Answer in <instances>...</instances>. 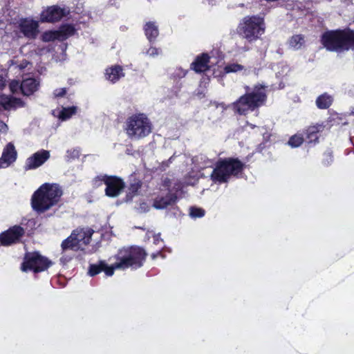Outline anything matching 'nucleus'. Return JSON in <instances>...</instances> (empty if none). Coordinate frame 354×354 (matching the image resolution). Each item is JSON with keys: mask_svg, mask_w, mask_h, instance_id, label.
<instances>
[{"mask_svg": "<svg viewBox=\"0 0 354 354\" xmlns=\"http://www.w3.org/2000/svg\"><path fill=\"white\" fill-rule=\"evenodd\" d=\"M266 142H262V143H261V144H259V146H258V148H257V149H258V150H259V151H261L263 149H265V148H266Z\"/></svg>", "mask_w": 354, "mask_h": 354, "instance_id": "4c0bfd02", "label": "nucleus"}, {"mask_svg": "<svg viewBox=\"0 0 354 354\" xmlns=\"http://www.w3.org/2000/svg\"><path fill=\"white\" fill-rule=\"evenodd\" d=\"M288 44L290 47L294 50L301 49L305 44V37L301 34L294 35L290 38Z\"/></svg>", "mask_w": 354, "mask_h": 354, "instance_id": "cd10ccee", "label": "nucleus"}, {"mask_svg": "<svg viewBox=\"0 0 354 354\" xmlns=\"http://www.w3.org/2000/svg\"><path fill=\"white\" fill-rule=\"evenodd\" d=\"M333 102V99L331 95L324 93L316 99V105L320 109H326L331 106Z\"/></svg>", "mask_w": 354, "mask_h": 354, "instance_id": "a878e982", "label": "nucleus"}, {"mask_svg": "<svg viewBox=\"0 0 354 354\" xmlns=\"http://www.w3.org/2000/svg\"><path fill=\"white\" fill-rule=\"evenodd\" d=\"M53 265V262L39 252H29L24 254L21 270L23 272H32L35 274L47 270Z\"/></svg>", "mask_w": 354, "mask_h": 354, "instance_id": "6e6552de", "label": "nucleus"}, {"mask_svg": "<svg viewBox=\"0 0 354 354\" xmlns=\"http://www.w3.org/2000/svg\"><path fill=\"white\" fill-rule=\"evenodd\" d=\"M243 69V66L233 63V64H229L226 65L224 67V72L225 73H236L240 71H242Z\"/></svg>", "mask_w": 354, "mask_h": 354, "instance_id": "2f4dec72", "label": "nucleus"}, {"mask_svg": "<svg viewBox=\"0 0 354 354\" xmlns=\"http://www.w3.org/2000/svg\"><path fill=\"white\" fill-rule=\"evenodd\" d=\"M147 255L146 250L140 246L123 247L114 256L116 260L114 268L122 270L128 268L137 270L143 266Z\"/></svg>", "mask_w": 354, "mask_h": 354, "instance_id": "39448f33", "label": "nucleus"}, {"mask_svg": "<svg viewBox=\"0 0 354 354\" xmlns=\"http://www.w3.org/2000/svg\"><path fill=\"white\" fill-rule=\"evenodd\" d=\"M161 52L160 48L154 46H150L147 51V54L149 56L154 57L158 55Z\"/></svg>", "mask_w": 354, "mask_h": 354, "instance_id": "c9c22d12", "label": "nucleus"}, {"mask_svg": "<svg viewBox=\"0 0 354 354\" xmlns=\"http://www.w3.org/2000/svg\"><path fill=\"white\" fill-rule=\"evenodd\" d=\"M17 106H24V102L20 98L8 96L3 94L0 95V106L4 110L9 111L12 108H15Z\"/></svg>", "mask_w": 354, "mask_h": 354, "instance_id": "aec40b11", "label": "nucleus"}, {"mask_svg": "<svg viewBox=\"0 0 354 354\" xmlns=\"http://www.w3.org/2000/svg\"><path fill=\"white\" fill-rule=\"evenodd\" d=\"M77 108L75 106H68V107H63L59 113V118L65 121L70 119L73 115L77 113Z\"/></svg>", "mask_w": 354, "mask_h": 354, "instance_id": "c85d7f7f", "label": "nucleus"}, {"mask_svg": "<svg viewBox=\"0 0 354 354\" xmlns=\"http://www.w3.org/2000/svg\"><path fill=\"white\" fill-rule=\"evenodd\" d=\"M49 158V151L41 149L26 159L24 169L25 170L35 169L41 166Z\"/></svg>", "mask_w": 354, "mask_h": 354, "instance_id": "ddd939ff", "label": "nucleus"}, {"mask_svg": "<svg viewBox=\"0 0 354 354\" xmlns=\"http://www.w3.org/2000/svg\"><path fill=\"white\" fill-rule=\"evenodd\" d=\"M320 42L330 52L354 51V30L346 28L326 30L322 34Z\"/></svg>", "mask_w": 354, "mask_h": 354, "instance_id": "f03ea898", "label": "nucleus"}, {"mask_svg": "<svg viewBox=\"0 0 354 354\" xmlns=\"http://www.w3.org/2000/svg\"><path fill=\"white\" fill-rule=\"evenodd\" d=\"M144 31L150 43L154 42L159 35L158 26L153 21L147 22L144 26Z\"/></svg>", "mask_w": 354, "mask_h": 354, "instance_id": "5701e85b", "label": "nucleus"}, {"mask_svg": "<svg viewBox=\"0 0 354 354\" xmlns=\"http://www.w3.org/2000/svg\"><path fill=\"white\" fill-rule=\"evenodd\" d=\"M25 234V230L20 225H15L0 234V244L10 246L19 243Z\"/></svg>", "mask_w": 354, "mask_h": 354, "instance_id": "9d476101", "label": "nucleus"}, {"mask_svg": "<svg viewBox=\"0 0 354 354\" xmlns=\"http://www.w3.org/2000/svg\"><path fill=\"white\" fill-rule=\"evenodd\" d=\"M41 40L44 42L54 41L59 40V37L57 30L45 31L41 35Z\"/></svg>", "mask_w": 354, "mask_h": 354, "instance_id": "7c9ffc66", "label": "nucleus"}, {"mask_svg": "<svg viewBox=\"0 0 354 354\" xmlns=\"http://www.w3.org/2000/svg\"><path fill=\"white\" fill-rule=\"evenodd\" d=\"M17 157V153L12 142L8 143L3 150L0 158V168H5L13 163Z\"/></svg>", "mask_w": 354, "mask_h": 354, "instance_id": "dca6fc26", "label": "nucleus"}, {"mask_svg": "<svg viewBox=\"0 0 354 354\" xmlns=\"http://www.w3.org/2000/svg\"><path fill=\"white\" fill-rule=\"evenodd\" d=\"M125 131L129 138L142 139L151 133L152 124L145 114L136 113L127 118Z\"/></svg>", "mask_w": 354, "mask_h": 354, "instance_id": "0eeeda50", "label": "nucleus"}, {"mask_svg": "<svg viewBox=\"0 0 354 354\" xmlns=\"http://www.w3.org/2000/svg\"><path fill=\"white\" fill-rule=\"evenodd\" d=\"M304 141V136L301 133H296L292 136L288 142V144L292 148L299 147Z\"/></svg>", "mask_w": 354, "mask_h": 354, "instance_id": "c756f323", "label": "nucleus"}, {"mask_svg": "<svg viewBox=\"0 0 354 354\" xmlns=\"http://www.w3.org/2000/svg\"><path fill=\"white\" fill-rule=\"evenodd\" d=\"M64 16H66V12L64 8L56 5L51 6L41 12L40 21L54 23L60 21Z\"/></svg>", "mask_w": 354, "mask_h": 354, "instance_id": "f8f14e48", "label": "nucleus"}, {"mask_svg": "<svg viewBox=\"0 0 354 354\" xmlns=\"http://www.w3.org/2000/svg\"><path fill=\"white\" fill-rule=\"evenodd\" d=\"M63 195L62 187L57 183H46L32 194L31 206L38 213H44L58 204Z\"/></svg>", "mask_w": 354, "mask_h": 354, "instance_id": "7ed1b4c3", "label": "nucleus"}, {"mask_svg": "<svg viewBox=\"0 0 354 354\" xmlns=\"http://www.w3.org/2000/svg\"><path fill=\"white\" fill-rule=\"evenodd\" d=\"M323 124H316L309 126L306 129V138L309 143H316L319 141V133L322 132L324 129Z\"/></svg>", "mask_w": 354, "mask_h": 354, "instance_id": "412c9836", "label": "nucleus"}, {"mask_svg": "<svg viewBox=\"0 0 354 354\" xmlns=\"http://www.w3.org/2000/svg\"><path fill=\"white\" fill-rule=\"evenodd\" d=\"M336 116H337L336 119H339L340 120H342V117L339 116V114H336ZM335 120V118H333V120Z\"/></svg>", "mask_w": 354, "mask_h": 354, "instance_id": "79ce46f5", "label": "nucleus"}, {"mask_svg": "<svg viewBox=\"0 0 354 354\" xmlns=\"http://www.w3.org/2000/svg\"><path fill=\"white\" fill-rule=\"evenodd\" d=\"M351 115H354V111H352V112L351 113Z\"/></svg>", "mask_w": 354, "mask_h": 354, "instance_id": "49530a36", "label": "nucleus"}, {"mask_svg": "<svg viewBox=\"0 0 354 354\" xmlns=\"http://www.w3.org/2000/svg\"><path fill=\"white\" fill-rule=\"evenodd\" d=\"M93 230L89 228L84 230L83 228L74 230L72 233H75L74 238L80 248L81 245H87L91 241L93 234Z\"/></svg>", "mask_w": 354, "mask_h": 354, "instance_id": "a211bd4d", "label": "nucleus"}, {"mask_svg": "<svg viewBox=\"0 0 354 354\" xmlns=\"http://www.w3.org/2000/svg\"><path fill=\"white\" fill-rule=\"evenodd\" d=\"M67 90L66 88H57L55 91L54 95L56 97H61L66 94Z\"/></svg>", "mask_w": 354, "mask_h": 354, "instance_id": "e433bc0d", "label": "nucleus"}, {"mask_svg": "<svg viewBox=\"0 0 354 354\" xmlns=\"http://www.w3.org/2000/svg\"><path fill=\"white\" fill-rule=\"evenodd\" d=\"M39 83L34 78H27L21 84V91L24 95H30L38 88Z\"/></svg>", "mask_w": 354, "mask_h": 354, "instance_id": "4be33fe9", "label": "nucleus"}, {"mask_svg": "<svg viewBox=\"0 0 354 354\" xmlns=\"http://www.w3.org/2000/svg\"><path fill=\"white\" fill-rule=\"evenodd\" d=\"M196 95L199 97V98H203L205 97V93L203 92V91H198L197 93H196Z\"/></svg>", "mask_w": 354, "mask_h": 354, "instance_id": "a19ab883", "label": "nucleus"}, {"mask_svg": "<svg viewBox=\"0 0 354 354\" xmlns=\"http://www.w3.org/2000/svg\"><path fill=\"white\" fill-rule=\"evenodd\" d=\"M245 93L232 104L233 111L241 115H245L249 111L263 106L267 100L266 86L263 84H257L252 90L249 86H245Z\"/></svg>", "mask_w": 354, "mask_h": 354, "instance_id": "f257e3e1", "label": "nucleus"}, {"mask_svg": "<svg viewBox=\"0 0 354 354\" xmlns=\"http://www.w3.org/2000/svg\"><path fill=\"white\" fill-rule=\"evenodd\" d=\"M75 233H71V235L64 239L61 244V248L63 252L71 250L73 251H77L80 249L74 238Z\"/></svg>", "mask_w": 354, "mask_h": 354, "instance_id": "393cba45", "label": "nucleus"}, {"mask_svg": "<svg viewBox=\"0 0 354 354\" xmlns=\"http://www.w3.org/2000/svg\"><path fill=\"white\" fill-rule=\"evenodd\" d=\"M341 123H342V124H343V125H346V124H348V122H346V121H345V122H342Z\"/></svg>", "mask_w": 354, "mask_h": 354, "instance_id": "a18cd8bd", "label": "nucleus"}, {"mask_svg": "<svg viewBox=\"0 0 354 354\" xmlns=\"http://www.w3.org/2000/svg\"><path fill=\"white\" fill-rule=\"evenodd\" d=\"M13 87H15V85H13L12 83L10 84V88L12 91H13Z\"/></svg>", "mask_w": 354, "mask_h": 354, "instance_id": "37998d69", "label": "nucleus"}, {"mask_svg": "<svg viewBox=\"0 0 354 354\" xmlns=\"http://www.w3.org/2000/svg\"><path fill=\"white\" fill-rule=\"evenodd\" d=\"M187 71L183 69L182 68H178L172 73L171 76L174 80L181 79L186 76Z\"/></svg>", "mask_w": 354, "mask_h": 354, "instance_id": "72a5a7b5", "label": "nucleus"}, {"mask_svg": "<svg viewBox=\"0 0 354 354\" xmlns=\"http://www.w3.org/2000/svg\"><path fill=\"white\" fill-rule=\"evenodd\" d=\"M210 56L207 53H203L196 56L190 64V69L196 73H205L209 70Z\"/></svg>", "mask_w": 354, "mask_h": 354, "instance_id": "2eb2a0df", "label": "nucleus"}, {"mask_svg": "<svg viewBox=\"0 0 354 354\" xmlns=\"http://www.w3.org/2000/svg\"><path fill=\"white\" fill-rule=\"evenodd\" d=\"M67 156L69 158L75 159V158H79L80 156V151L77 149H73L71 150L67 151Z\"/></svg>", "mask_w": 354, "mask_h": 354, "instance_id": "f704fd0d", "label": "nucleus"}, {"mask_svg": "<svg viewBox=\"0 0 354 354\" xmlns=\"http://www.w3.org/2000/svg\"><path fill=\"white\" fill-rule=\"evenodd\" d=\"M115 270L114 263L109 266L105 261L100 260L97 263L89 265L88 274L91 277H95L103 271L107 277H111L114 274Z\"/></svg>", "mask_w": 354, "mask_h": 354, "instance_id": "4468645a", "label": "nucleus"}, {"mask_svg": "<svg viewBox=\"0 0 354 354\" xmlns=\"http://www.w3.org/2000/svg\"><path fill=\"white\" fill-rule=\"evenodd\" d=\"M264 17L259 15L244 17L236 28L238 35L249 43L254 42L265 33Z\"/></svg>", "mask_w": 354, "mask_h": 354, "instance_id": "423d86ee", "label": "nucleus"}, {"mask_svg": "<svg viewBox=\"0 0 354 354\" xmlns=\"http://www.w3.org/2000/svg\"><path fill=\"white\" fill-rule=\"evenodd\" d=\"M17 28L25 37L30 39H36L39 32V23L30 18L20 19Z\"/></svg>", "mask_w": 354, "mask_h": 354, "instance_id": "9b49d317", "label": "nucleus"}, {"mask_svg": "<svg viewBox=\"0 0 354 354\" xmlns=\"http://www.w3.org/2000/svg\"><path fill=\"white\" fill-rule=\"evenodd\" d=\"M205 211L201 207H192L190 208L189 214L192 218H201L204 216Z\"/></svg>", "mask_w": 354, "mask_h": 354, "instance_id": "473e14b6", "label": "nucleus"}, {"mask_svg": "<svg viewBox=\"0 0 354 354\" xmlns=\"http://www.w3.org/2000/svg\"><path fill=\"white\" fill-rule=\"evenodd\" d=\"M99 182H103L106 185L105 195L110 198L118 197L125 188L126 184L122 178L113 175H98L93 180V185L98 187Z\"/></svg>", "mask_w": 354, "mask_h": 354, "instance_id": "1a4fd4ad", "label": "nucleus"}, {"mask_svg": "<svg viewBox=\"0 0 354 354\" xmlns=\"http://www.w3.org/2000/svg\"><path fill=\"white\" fill-rule=\"evenodd\" d=\"M105 78L114 84L120 80V79L124 76L123 68L120 65H113L108 67L105 70Z\"/></svg>", "mask_w": 354, "mask_h": 354, "instance_id": "6ab92c4d", "label": "nucleus"}, {"mask_svg": "<svg viewBox=\"0 0 354 354\" xmlns=\"http://www.w3.org/2000/svg\"><path fill=\"white\" fill-rule=\"evenodd\" d=\"M13 87H15V85H13L12 83L10 84V88L12 91H13Z\"/></svg>", "mask_w": 354, "mask_h": 354, "instance_id": "c03bdc74", "label": "nucleus"}, {"mask_svg": "<svg viewBox=\"0 0 354 354\" xmlns=\"http://www.w3.org/2000/svg\"><path fill=\"white\" fill-rule=\"evenodd\" d=\"M6 86L5 81L2 76H0V88H3Z\"/></svg>", "mask_w": 354, "mask_h": 354, "instance_id": "ea45409f", "label": "nucleus"}, {"mask_svg": "<svg viewBox=\"0 0 354 354\" xmlns=\"http://www.w3.org/2000/svg\"><path fill=\"white\" fill-rule=\"evenodd\" d=\"M57 32L59 40L62 41L68 37L73 35L75 32V29L71 24H65L62 26L60 28L57 30Z\"/></svg>", "mask_w": 354, "mask_h": 354, "instance_id": "bb28decb", "label": "nucleus"}, {"mask_svg": "<svg viewBox=\"0 0 354 354\" xmlns=\"http://www.w3.org/2000/svg\"><path fill=\"white\" fill-rule=\"evenodd\" d=\"M162 252L160 251H158L157 252L151 254V257L152 259H156L158 256L161 255Z\"/></svg>", "mask_w": 354, "mask_h": 354, "instance_id": "58836bf2", "label": "nucleus"}, {"mask_svg": "<svg viewBox=\"0 0 354 354\" xmlns=\"http://www.w3.org/2000/svg\"><path fill=\"white\" fill-rule=\"evenodd\" d=\"M245 169V163L239 158H219L210 174L211 180L218 184L227 183L232 177L239 178Z\"/></svg>", "mask_w": 354, "mask_h": 354, "instance_id": "20e7f679", "label": "nucleus"}, {"mask_svg": "<svg viewBox=\"0 0 354 354\" xmlns=\"http://www.w3.org/2000/svg\"><path fill=\"white\" fill-rule=\"evenodd\" d=\"M142 183L140 180L134 179L133 182H131L128 187V191L126 194L125 201H131L133 198L138 194L139 189L142 187Z\"/></svg>", "mask_w": 354, "mask_h": 354, "instance_id": "b1692460", "label": "nucleus"}, {"mask_svg": "<svg viewBox=\"0 0 354 354\" xmlns=\"http://www.w3.org/2000/svg\"><path fill=\"white\" fill-rule=\"evenodd\" d=\"M177 199L176 193H168L165 196H157L153 200V207L157 209H162L175 204Z\"/></svg>", "mask_w": 354, "mask_h": 354, "instance_id": "f3484780", "label": "nucleus"}]
</instances>
